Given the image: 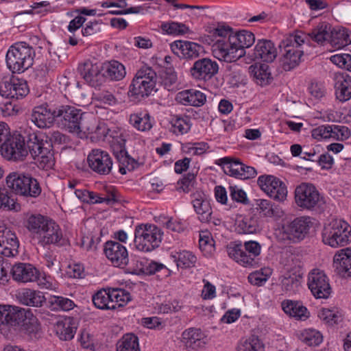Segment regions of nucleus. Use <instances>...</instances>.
I'll use <instances>...</instances> for the list:
<instances>
[{"label":"nucleus","instance_id":"obj_1","mask_svg":"<svg viewBox=\"0 0 351 351\" xmlns=\"http://www.w3.org/2000/svg\"><path fill=\"white\" fill-rule=\"evenodd\" d=\"M331 27L329 23L322 22L308 34L297 31L285 36L279 44V47L283 51V69L290 71L299 64L304 53V45L309 41V38L321 45L328 41Z\"/></svg>","mask_w":351,"mask_h":351},{"label":"nucleus","instance_id":"obj_2","mask_svg":"<svg viewBox=\"0 0 351 351\" xmlns=\"http://www.w3.org/2000/svg\"><path fill=\"white\" fill-rule=\"evenodd\" d=\"M206 32L208 35L199 38V41L211 45L214 57L226 62H234L241 58L242 51L237 48V45L232 39V27L218 24L216 27H206Z\"/></svg>","mask_w":351,"mask_h":351},{"label":"nucleus","instance_id":"obj_3","mask_svg":"<svg viewBox=\"0 0 351 351\" xmlns=\"http://www.w3.org/2000/svg\"><path fill=\"white\" fill-rule=\"evenodd\" d=\"M56 119L62 128L80 138L95 132L97 129L95 117L74 106H61L57 108Z\"/></svg>","mask_w":351,"mask_h":351},{"label":"nucleus","instance_id":"obj_4","mask_svg":"<svg viewBox=\"0 0 351 351\" xmlns=\"http://www.w3.org/2000/svg\"><path fill=\"white\" fill-rule=\"evenodd\" d=\"M34 56L33 48L28 44L16 43L10 47L6 53V64L12 73H23L32 66Z\"/></svg>","mask_w":351,"mask_h":351},{"label":"nucleus","instance_id":"obj_5","mask_svg":"<svg viewBox=\"0 0 351 351\" xmlns=\"http://www.w3.org/2000/svg\"><path fill=\"white\" fill-rule=\"evenodd\" d=\"M261 252V245L255 241H245L243 245L239 243H230L227 246L228 256L239 265L247 267L258 264L256 258Z\"/></svg>","mask_w":351,"mask_h":351},{"label":"nucleus","instance_id":"obj_6","mask_svg":"<svg viewBox=\"0 0 351 351\" xmlns=\"http://www.w3.org/2000/svg\"><path fill=\"white\" fill-rule=\"evenodd\" d=\"M322 241L332 247L346 245L351 241V226L344 220H332L324 226Z\"/></svg>","mask_w":351,"mask_h":351},{"label":"nucleus","instance_id":"obj_7","mask_svg":"<svg viewBox=\"0 0 351 351\" xmlns=\"http://www.w3.org/2000/svg\"><path fill=\"white\" fill-rule=\"evenodd\" d=\"M163 236L160 228L154 224H140L134 231V243L137 250L148 252L160 246Z\"/></svg>","mask_w":351,"mask_h":351},{"label":"nucleus","instance_id":"obj_8","mask_svg":"<svg viewBox=\"0 0 351 351\" xmlns=\"http://www.w3.org/2000/svg\"><path fill=\"white\" fill-rule=\"evenodd\" d=\"M6 184L13 192L21 196L37 197L41 193L38 180L28 174L12 172L7 176Z\"/></svg>","mask_w":351,"mask_h":351},{"label":"nucleus","instance_id":"obj_9","mask_svg":"<svg viewBox=\"0 0 351 351\" xmlns=\"http://www.w3.org/2000/svg\"><path fill=\"white\" fill-rule=\"evenodd\" d=\"M312 225L309 217H296L293 221L283 223L279 230V236L282 240L298 243L305 238Z\"/></svg>","mask_w":351,"mask_h":351},{"label":"nucleus","instance_id":"obj_10","mask_svg":"<svg viewBox=\"0 0 351 351\" xmlns=\"http://www.w3.org/2000/svg\"><path fill=\"white\" fill-rule=\"evenodd\" d=\"M295 201L298 206L303 209L311 210L322 208L325 204L315 186L309 183H302L295 188Z\"/></svg>","mask_w":351,"mask_h":351},{"label":"nucleus","instance_id":"obj_11","mask_svg":"<svg viewBox=\"0 0 351 351\" xmlns=\"http://www.w3.org/2000/svg\"><path fill=\"white\" fill-rule=\"evenodd\" d=\"M217 164L222 167L226 174L235 178L248 180L257 174L254 167L245 165L238 158L223 157L218 160Z\"/></svg>","mask_w":351,"mask_h":351},{"label":"nucleus","instance_id":"obj_12","mask_svg":"<svg viewBox=\"0 0 351 351\" xmlns=\"http://www.w3.org/2000/svg\"><path fill=\"white\" fill-rule=\"evenodd\" d=\"M307 285L317 299H326L331 293L329 279L321 269H313L308 273Z\"/></svg>","mask_w":351,"mask_h":351},{"label":"nucleus","instance_id":"obj_13","mask_svg":"<svg viewBox=\"0 0 351 351\" xmlns=\"http://www.w3.org/2000/svg\"><path fill=\"white\" fill-rule=\"evenodd\" d=\"M29 87L25 80L12 77H5L0 82V95L6 98L20 99L29 93Z\"/></svg>","mask_w":351,"mask_h":351},{"label":"nucleus","instance_id":"obj_14","mask_svg":"<svg viewBox=\"0 0 351 351\" xmlns=\"http://www.w3.org/2000/svg\"><path fill=\"white\" fill-rule=\"evenodd\" d=\"M88 167L97 174L106 176L111 173L113 160L109 153L101 149H94L87 156Z\"/></svg>","mask_w":351,"mask_h":351},{"label":"nucleus","instance_id":"obj_15","mask_svg":"<svg viewBox=\"0 0 351 351\" xmlns=\"http://www.w3.org/2000/svg\"><path fill=\"white\" fill-rule=\"evenodd\" d=\"M258 184L271 198L279 202L284 201L287 195L285 184L274 176H261L258 178Z\"/></svg>","mask_w":351,"mask_h":351},{"label":"nucleus","instance_id":"obj_16","mask_svg":"<svg viewBox=\"0 0 351 351\" xmlns=\"http://www.w3.org/2000/svg\"><path fill=\"white\" fill-rule=\"evenodd\" d=\"M0 152L8 160H23L28 154L25 138L19 134H14L4 144Z\"/></svg>","mask_w":351,"mask_h":351},{"label":"nucleus","instance_id":"obj_17","mask_svg":"<svg viewBox=\"0 0 351 351\" xmlns=\"http://www.w3.org/2000/svg\"><path fill=\"white\" fill-rule=\"evenodd\" d=\"M104 252L111 264L117 267H124L129 262L126 247L116 241H108L104 243Z\"/></svg>","mask_w":351,"mask_h":351},{"label":"nucleus","instance_id":"obj_18","mask_svg":"<svg viewBox=\"0 0 351 351\" xmlns=\"http://www.w3.org/2000/svg\"><path fill=\"white\" fill-rule=\"evenodd\" d=\"M38 243L43 247L56 245L62 247L69 245V239L63 235L60 226L52 220L45 229L44 233L38 240Z\"/></svg>","mask_w":351,"mask_h":351},{"label":"nucleus","instance_id":"obj_19","mask_svg":"<svg viewBox=\"0 0 351 351\" xmlns=\"http://www.w3.org/2000/svg\"><path fill=\"white\" fill-rule=\"evenodd\" d=\"M29 314V311L19 306L0 305V330L5 326L21 324Z\"/></svg>","mask_w":351,"mask_h":351},{"label":"nucleus","instance_id":"obj_20","mask_svg":"<svg viewBox=\"0 0 351 351\" xmlns=\"http://www.w3.org/2000/svg\"><path fill=\"white\" fill-rule=\"evenodd\" d=\"M78 71L84 80L91 86L97 87L104 82L103 64L86 60L78 66Z\"/></svg>","mask_w":351,"mask_h":351},{"label":"nucleus","instance_id":"obj_21","mask_svg":"<svg viewBox=\"0 0 351 351\" xmlns=\"http://www.w3.org/2000/svg\"><path fill=\"white\" fill-rule=\"evenodd\" d=\"M56 119V110H51L47 104L36 106L32 110L31 121L38 128H50Z\"/></svg>","mask_w":351,"mask_h":351},{"label":"nucleus","instance_id":"obj_22","mask_svg":"<svg viewBox=\"0 0 351 351\" xmlns=\"http://www.w3.org/2000/svg\"><path fill=\"white\" fill-rule=\"evenodd\" d=\"M112 153L119 163V171L125 175L128 171H132L136 167V161L131 158L125 147V141L121 139L117 143H113L111 146Z\"/></svg>","mask_w":351,"mask_h":351},{"label":"nucleus","instance_id":"obj_23","mask_svg":"<svg viewBox=\"0 0 351 351\" xmlns=\"http://www.w3.org/2000/svg\"><path fill=\"white\" fill-rule=\"evenodd\" d=\"M277 55L278 50L274 43L269 40L263 39L258 40L250 56L254 60L272 62Z\"/></svg>","mask_w":351,"mask_h":351},{"label":"nucleus","instance_id":"obj_24","mask_svg":"<svg viewBox=\"0 0 351 351\" xmlns=\"http://www.w3.org/2000/svg\"><path fill=\"white\" fill-rule=\"evenodd\" d=\"M11 274L14 280L20 282L36 281L39 276V271L32 265L19 263L14 265Z\"/></svg>","mask_w":351,"mask_h":351},{"label":"nucleus","instance_id":"obj_25","mask_svg":"<svg viewBox=\"0 0 351 351\" xmlns=\"http://www.w3.org/2000/svg\"><path fill=\"white\" fill-rule=\"evenodd\" d=\"M19 243L14 232L0 226V252L5 256H14L17 252Z\"/></svg>","mask_w":351,"mask_h":351},{"label":"nucleus","instance_id":"obj_26","mask_svg":"<svg viewBox=\"0 0 351 351\" xmlns=\"http://www.w3.org/2000/svg\"><path fill=\"white\" fill-rule=\"evenodd\" d=\"M334 80L337 99L341 102H345L350 99L351 77L346 73H336Z\"/></svg>","mask_w":351,"mask_h":351},{"label":"nucleus","instance_id":"obj_27","mask_svg":"<svg viewBox=\"0 0 351 351\" xmlns=\"http://www.w3.org/2000/svg\"><path fill=\"white\" fill-rule=\"evenodd\" d=\"M51 221L41 215H31L26 220L25 227L33 238L38 240Z\"/></svg>","mask_w":351,"mask_h":351},{"label":"nucleus","instance_id":"obj_28","mask_svg":"<svg viewBox=\"0 0 351 351\" xmlns=\"http://www.w3.org/2000/svg\"><path fill=\"white\" fill-rule=\"evenodd\" d=\"M172 52L180 58L191 59L197 57V44L187 40H176L171 45Z\"/></svg>","mask_w":351,"mask_h":351},{"label":"nucleus","instance_id":"obj_29","mask_svg":"<svg viewBox=\"0 0 351 351\" xmlns=\"http://www.w3.org/2000/svg\"><path fill=\"white\" fill-rule=\"evenodd\" d=\"M17 298L21 304L35 307L42 306L43 303L46 302V298L42 292L30 289L19 290Z\"/></svg>","mask_w":351,"mask_h":351},{"label":"nucleus","instance_id":"obj_30","mask_svg":"<svg viewBox=\"0 0 351 351\" xmlns=\"http://www.w3.org/2000/svg\"><path fill=\"white\" fill-rule=\"evenodd\" d=\"M284 312L297 320H306L309 317V312L301 302L285 300L282 302Z\"/></svg>","mask_w":351,"mask_h":351},{"label":"nucleus","instance_id":"obj_31","mask_svg":"<svg viewBox=\"0 0 351 351\" xmlns=\"http://www.w3.org/2000/svg\"><path fill=\"white\" fill-rule=\"evenodd\" d=\"M154 120L147 112L132 113L129 117V123L136 130L142 132L149 131L154 125Z\"/></svg>","mask_w":351,"mask_h":351},{"label":"nucleus","instance_id":"obj_32","mask_svg":"<svg viewBox=\"0 0 351 351\" xmlns=\"http://www.w3.org/2000/svg\"><path fill=\"white\" fill-rule=\"evenodd\" d=\"M264 340L256 335L241 338L237 344L236 351H265Z\"/></svg>","mask_w":351,"mask_h":351},{"label":"nucleus","instance_id":"obj_33","mask_svg":"<svg viewBox=\"0 0 351 351\" xmlns=\"http://www.w3.org/2000/svg\"><path fill=\"white\" fill-rule=\"evenodd\" d=\"M334 264L339 274L351 276V248L343 249L336 254Z\"/></svg>","mask_w":351,"mask_h":351},{"label":"nucleus","instance_id":"obj_34","mask_svg":"<svg viewBox=\"0 0 351 351\" xmlns=\"http://www.w3.org/2000/svg\"><path fill=\"white\" fill-rule=\"evenodd\" d=\"M125 66L118 61L113 60L103 64L104 81H119L125 76Z\"/></svg>","mask_w":351,"mask_h":351},{"label":"nucleus","instance_id":"obj_35","mask_svg":"<svg viewBox=\"0 0 351 351\" xmlns=\"http://www.w3.org/2000/svg\"><path fill=\"white\" fill-rule=\"evenodd\" d=\"M249 72L256 83L262 86L269 84L272 79L269 66L265 64H252Z\"/></svg>","mask_w":351,"mask_h":351},{"label":"nucleus","instance_id":"obj_36","mask_svg":"<svg viewBox=\"0 0 351 351\" xmlns=\"http://www.w3.org/2000/svg\"><path fill=\"white\" fill-rule=\"evenodd\" d=\"M47 306L52 311H69L75 306L74 302L61 295H50L46 298Z\"/></svg>","mask_w":351,"mask_h":351},{"label":"nucleus","instance_id":"obj_37","mask_svg":"<svg viewBox=\"0 0 351 351\" xmlns=\"http://www.w3.org/2000/svg\"><path fill=\"white\" fill-rule=\"evenodd\" d=\"M50 145L49 142L43 140L42 134L36 133L29 134L25 140L26 149L32 158L40 154L43 149Z\"/></svg>","mask_w":351,"mask_h":351},{"label":"nucleus","instance_id":"obj_38","mask_svg":"<svg viewBox=\"0 0 351 351\" xmlns=\"http://www.w3.org/2000/svg\"><path fill=\"white\" fill-rule=\"evenodd\" d=\"M156 85L155 84L149 83V82L138 80V77H134L130 85L129 92L132 96L136 97H148L152 92L156 90Z\"/></svg>","mask_w":351,"mask_h":351},{"label":"nucleus","instance_id":"obj_39","mask_svg":"<svg viewBox=\"0 0 351 351\" xmlns=\"http://www.w3.org/2000/svg\"><path fill=\"white\" fill-rule=\"evenodd\" d=\"M237 45V48L242 51L241 58L245 56V49L251 47L255 42L254 34L247 30L234 32L232 29V38Z\"/></svg>","mask_w":351,"mask_h":351},{"label":"nucleus","instance_id":"obj_40","mask_svg":"<svg viewBox=\"0 0 351 351\" xmlns=\"http://www.w3.org/2000/svg\"><path fill=\"white\" fill-rule=\"evenodd\" d=\"M328 42L336 49H341L351 44V35L346 28L332 29Z\"/></svg>","mask_w":351,"mask_h":351},{"label":"nucleus","instance_id":"obj_41","mask_svg":"<svg viewBox=\"0 0 351 351\" xmlns=\"http://www.w3.org/2000/svg\"><path fill=\"white\" fill-rule=\"evenodd\" d=\"M77 328L70 319L59 320L54 326L56 335L60 340L69 341L74 337Z\"/></svg>","mask_w":351,"mask_h":351},{"label":"nucleus","instance_id":"obj_42","mask_svg":"<svg viewBox=\"0 0 351 351\" xmlns=\"http://www.w3.org/2000/svg\"><path fill=\"white\" fill-rule=\"evenodd\" d=\"M160 84L169 91H176L179 84L176 71L172 67H166L160 74Z\"/></svg>","mask_w":351,"mask_h":351},{"label":"nucleus","instance_id":"obj_43","mask_svg":"<svg viewBox=\"0 0 351 351\" xmlns=\"http://www.w3.org/2000/svg\"><path fill=\"white\" fill-rule=\"evenodd\" d=\"M319 318L326 325L333 326L343 321V314L338 308H322L318 312Z\"/></svg>","mask_w":351,"mask_h":351},{"label":"nucleus","instance_id":"obj_44","mask_svg":"<svg viewBox=\"0 0 351 351\" xmlns=\"http://www.w3.org/2000/svg\"><path fill=\"white\" fill-rule=\"evenodd\" d=\"M298 339L309 346H319L323 341L322 333L314 328H306L297 334Z\"/></svg>","mask_w":351,"mask_h":351},{"label":"nucleus","instance_id":"obj_45","mask_svg":"<svg viewBox=\"0 0 351 351\" xmlns=\"http://www.w3.org/2000/svg\"><path fill=\"white\" fill-rule=\"evenodd\" d=\"M110 288L101 289L93 295V302L95 306L101 310H114V306L110 298Z\"/></svg>","mask_w":351,"mask_h":351},{"label":"nucleus","instance_id":"obj_46","mask_svg":"<svg viewBox=\"0 0 351 351\" xmlns=\"http://www.w3.org/2000/svg\"><path fill=\"white\" fill-rule=\"evenodd\" d=\"M218 70V64L215 61L209 58L199 60V77H202L205 80L210 79Z\"/></svg>","mask_w":351,"mask_h":351},{"label":"nucleus","instance_id":"obj_47","mask_svg":"<svg viewBox=\"0 0 351 351\" xmlns=\"http://www.w3.org/2000/svg\"><path fill=\"white\" fill-rule=\"evenodd\" d=\"M171 258L176 263L178 267L182 268L194 266L197 259L194 254L186 250L171 253Z\"/></svg>","mask_w":351,"mask_h":351},{"label":"nucleus","instance_id":"obj_48","mask_svg":"<svg viewBox=\"0 0 351 351\" xmlns=\"http://www.w3.org/2000/svg\"><path fill=\"white\" fill-rule=\"evenodd\" d=\"M163 34L171 36H182L189 32V28L182 23L176 21L163 22L160 25Z\"/></svg>","mask_w":351,"mask_h":351},{"label":"nucleus","instance_id":"obj_49","mask_svg":"<svg viewBox=\"0 0 351 351\" xmlns=\"http://www.w3.org/2000/svg\"><path fill=\"white\" fill-rule=\"evenodd\" d=\"M237 230L241 234H254L258 230V219L254 217H245L237 220Z\"/></svg>","mask_w":351,"mask_h":351},{"label":"nucleus","instance_id":"obj_50","mask_svg":"<svg viewBox=\"0 0 351 351\" xmlns=\"http://www.w3.org/2000/svg\"><path fill=\"white\" fill-rule=\"evenodd\" d=\"M117 351H141L138 337L133 334H126L117 343Z\"/></svg>","mask_w":351,"mask_h":351},{"label":"nucleus","instance_id":"obj_51","mask_svg":"<svg viewBox=\"0 0 351 351\" xmlns=\"http://www.w3.org/2000/svg\"><path fill=\"white\" fill-rule=\"evenodd\" d=\"M51 147V145L49 147H46V149H43L40 154L36 157H33L35 163L40 169L47 170L51 169L54 165L55 162L53 154L52 153Z\"/></svg>","mask_w":351,"mask_h":351},{"label":"nucleus","instance_id":"obj_52","mask_svg":"<svg viewBox=\"0 0 351 351\" xmlns=\"http://www.w3.org/2000/svg\"><path fill=\"white\" fill-rule=\"evenodd\" d=\"M199 250L205 256H210L214 252V240L210 232L199 231Z\"/></svg>","mask_w":351,"mask_h":351},{"label":"nucleus","instance_id":"obj_53","mask_svg":"<svg viewBox=\"0 0 351 351\" xmlns=\"http://www.w3.org/2000/svg\"><path fill=\"white\" fill-rule=\"evenodd\" d=\"M110 293L114 309L125 306L131 300L130 293L123 289L110 288Z\"/></svg>","mask_w":351,"mask_h":351},{"label":"nucleus","instance_id":"obj_54","mask_svg":"<svg viewBox=\"0 0 351 351\" xmlns=\"http://www.w3.org/2000/svg\"><path fill=\"white\" fill-rule=\"evenodd\" d=\"M197 169L195 171L189 172L178 181V190H182L184 193H189L195 188L197 184L196 176Z\"/></svg>","mask_w":351,"mask_h":351},{"label":"nucleus","instance_id":"obj_55","mask_svg":"<svg viewBox=\"0 0 351 351\" xmlns=\"http://www.w3.org/2000/svg\"><path fill=\"white\" fill-rule=\"evenodd\" d=\"M116 201V196L112 191L108 194H101L90 191L86 202L90 204H106L107 205H112Z\"/></svg>","mask_w":351,"mask_h":351},{"label":"nucleus","instance_id":"obj_56","mask_svg":"<svg viewBox=\"0 0 351 351\" xmlns=\"http://www.w3.org/2000/svg\"><path fill=\"white\" fill-rule=\"evenodd\" d=\"M176 100L184 106H197V90L188 89L179 92Z\"/></svg>","mask_w":351,"mask_h":351},{"label":"nucleus","instance_id":"obj_57","mask_svg":"<svg viewBox=\"0 0 351 351\" xmlns=\"http://www.w3.org/2000/svg\"><path fill=\"white\" fill-rule=\"evenodd\" d=\"M271 273L272 271L269 267H265L251 273L248 276V280L252 285L261 286L268 280Z\"/></svg>","mask_w":351,"mask_h":351},{"label":"nucleus","instance_id":"obj_58","mask_svg":"<svg viewBox=\"0 0 351 351\" xmlns=\"http://www.w3.org/2000/svg\"><path fill=\"white\" fill-rule=\"evenodd\" d=\"M0 208L7 210L18 211L20 205L11 198L5 189L0 186Z\"/></svg>","mask_w":351,"mask_h":351},{"label":"nucleus","instance_id":"obj_59","mask_svg":"<svg viewBox=\"0 0 351 351\" xmlns=\"http://www.w3.org/2000/svg\"><path fill=\"white\" fill-rule=\"evenodd\" d=\"M330 139L343 141L351 135L349 128L344 125H331L330 128Z\"/></svg>","mask_w":351,"mask_h":351},{"label":"nucleus","instance_id":"obj_60","mask_svg":"<svg viewBox=\"0 0 351 351\" xmlns=\"http://www.w3.org/2000/svg\"><path fill=\"white\" fill-rule=\"evenodd\" d=\"M259 209L265 217H280L282 211L267 199H260L258 204Z\"/></svg>","mask_w":351,"mask_h":351},{"label":"nucleus","instance_id":"obj_61","mask_svg":"<svg viewBox=\"0 0 351 351\" xmlns=\"http://www.w3.org/2000/svg\"><path fill=\"white\" fill-rule=\"evenodd\" d=\"M301 285L300 278L299 276L290 275L285 277L282 280V289L289 293H294L298 291Z\"/></svg>","mask_w":351,"mask_h":351},{"label":"nucleus","instance_id":"obj_62","mask_svg":"<svg viewBox=\"0 0 351 351\" xmlns=\"http://www.w3.org/2000/svg\"><path fill=\"white\" fill-rule=\"evenodd\" d=\"M160 223H162L163 227L170 231L175 232H183L185 229L184 223L178 219L165 216L160 217Z\"/></svg>","mask_w":351,"mask_h":351},{"label":"nucleus","instance_id":"obj_63","mask_svg":"<svg viewBox=\"0 0 351 351\" xmlns=\"http://www.w3.org/2000/svg\"><path fill=\"white\" fill-rule=\"evenodd\" d=\"M158 313H171L178 312L181 309V305L178 301L174 300L162 303H156L154 307Z\"/></svg>","mask_w":351,"mask_h":351},{"label":"nucleus","instance_id":"obj_64","mask_svg":"<svg viewBox=\"0 0 351 351\" xmlns=\"http://www.w3.org/2000/svg\"><path fill=\"white\" fill-rule=\"evenodd\" d=\"M134 77H138V80L149 82V83L156 84V73L150 66H142L139 70L137 71Z\"/></svg>","mask_w":351,"mask_h":351}]
</instances>
